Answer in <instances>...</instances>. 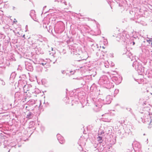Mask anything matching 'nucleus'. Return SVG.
Returning <instances> with one entry per match:
<instances>
[{
    "instance_id": "39448f33",
    "label": "nucleus",
    "mask_w": 152,
    "mask_h": 152,
    "mask_svg": "<svg viewBox=\"0 0 152 152\" xmlns=\"http://www.w3.org/2000/svg\"><path fill=\"white\" fill-rule=\"evenodd\" d=\"M133 45H134L135 44V42H133Z\"/></svg>"
},
{
    "instance_id": "7ed1b4c3",
    "label": "nucleus",
    "mask_w": 152,
    "mask_h": 152,
    "mask_svg": "<svg viewBox=\"0 0 152 152\" xmlns=\"http://www.w3.org/2000/svg\"><path fill=\"white\" fill-rule=\"evenodd\" d=\"M147 41L149 43H150V42H151V44L152 45V41H151V40H147Z\"/></svg>"
},
{
    "instance_id": "423d86ee",
    "label": "nucleus",
    "mask_w": 152,
    "mask_h": 152,
    "mask_svg": "<svg viewBox=\"0 0 152 152\" xmlns=\"http://www.w3.org/2000/svg\"><path fill=\"white\" fill-rule=\"evenodd\" d=\"M42 64L43 65H43V63H42Z\"/></svg>"
},
{
    "instance_id": "f257e3e1",
    "label": "nucleus",
    "mask_w": 152,
    "mask_h": 152,
    "mask_svg": "<svg viewBox=\"0 0 152 152\" xmlns=\"http://www.w3.org/2000/svg\"><path fill=\"white\" fill-rule=\"evenodd\" d=\"M31 113H29L27 115L26 118H29L31 116Z\"/></svg>"
},
{
    "instance_id": "f03ea898",
    "label": "nucleus",
    "mask_w": 152,
    "mask_h": 152,
    "mask_svg": "<svg viewBox=\"0 0 152 152\" xmlns=\"http://www.w3.org/2000/svg\"><path fill=\"white\" fill-rule=\"evenodd\" d=\"M97 139H98L99 140H102V137L100 136H99L97 138Z\"/></svg>"
},
{
    "instance_id": "20e7f679",
    "label": "nucleus",
    "mask_w": 152,
    "mask_h": 152,
    "mask_svg": "<svg viewBox=\"0 0 152 152\" xmlns=\"http://www.w3.org/2000/svg\"><path fill=\"white\" fill-rule=\"evenodd\" d=\"M14 23H15V22H17V21L15 19H14V20L13 21Z\"/></svg>"
}]
</instances>
